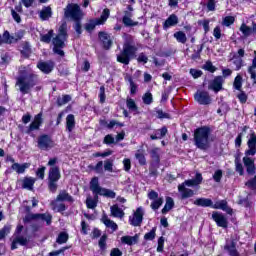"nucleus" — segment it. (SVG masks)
Here are the masks:
<instances>
[{
  "mask_svg": "<svg viewBox=\"0 0 256 256\" xmlns=\"http://www.w3.org/2000/svg\"><path fill=\"white\" fill-rule=\"evenodd\" d=\"M35 85H37V76L26 68L20 70V75L16 79L18 91H20L22 95H27L31 93V89H33Z\"/></svg>",
  "mask_w": 256,
  "mask_h": 256,
  "instance_id": "1",
  "label": "nucleus"
},
{
  "mask_svg": "<svg viewBox=\"0 0 256 256\" xmlns=\"http://www.w3.org/2000/svg\"><path fill=\"white\" fill-rule=\"evenodd\" d=\"M58 163L57 158H50L47 165L50 167L48 172V190L50 193H57L59 189V179H61V170L59 166H56Z\"/></svg>",
  "mask_w": 256,
  "mask_h": 256,
  "instance_id": "2",
  "label": "nucleus"
},
{
  "mask_svg": "<svg viewBox=\"0 0 256 256\" xmlns=\"http://www.w3.org/2000/svg\"><path fill=\"white\" fill-rule=\"evenodd\" d=\"M247 145L248 150L245 152L246 157L243 158V163L248 175H255V160L250 158L256 153V134L254 132L251 133Z\"/></svg>",
  "mask_w": 256,
  "mask_h": 256,
  "instance_id": "3",
  "label": "nucleus"
},
{
  "mask_svg": "<svg viewBox=\"0 0 256 256\" xmlns=\"http://www.w3.org/2000/svg\"><path fill=\"white\" fill-rule=\"evenodd\" d=\"M209 135H211V129L207 126L197 128L194 131V144L201 151H207L211 147Z\"/></svg>",
  "mask_w": 256,
  "mask_h": 256,
  "instance_id": "4",
  "label": "nucleus"
},
{
  "mask_svg": "<svg viewBox=\"0 0 256 256\" xmlns=\"http://www.w3.org/2000/svg\"><path fill=\"white\" fill-rule=\"evenodd\" d=\"M203 183V176L201 173H197L194 179L185 180L182 184L178 185V191L181 195V199H189L195 195V191L187 187H197Z\"/></svg>",
  "mask_w": 256,
  "mask_h": 256,
  "instance_id": "5",
  "label": "nucleus"
},
{
  "mask_svg": "<svg viewBox=\"0 0 256 256\" xmlns=\"http://www.w3.org/2000/svg\"><path fill=\"white\" fill-rule=\"evenodd\" d=\"M135 53H137V46L133 42V39L130 38L124 43L122 51L117 55L118 63L129 65V63H131V58L134 57Z\"/></svg>",
  "mask_w": 256,
  "mask_h": 256,
  "instance_id": "6",
  "label": "nucleus"
},
{
  "mask_svg": "<svg viewBox=\"0 0 256 256\" xmlns=\"http://www.w3.org/2000/svg\"><path fill=\"white\" fill-rule=\"evenodd\" d=\"M65 41H67V24H62L59 27L58 35L52 39L53 51L60 57L65 56V52L62 50L65 47Z\"/></svg>",
  "mask_w": 256,
  "mask_h": 256,
  "instance_id": "7",
  "label": "nucleus"
},
{
  "mask_svg": "<svg viewBox=\"0 0 256 256\" xmlns=\"http://www.w3.org/2000/svg\"><path fill=\"white\" fill-rule=\"evenodd\" d=\"M90 191L95 195V199H99V195L102 197H108L109 199H115V197H117L115 191L103 188L99 185L98 177H94L90 181Z\"/></svg>",
  "mask_w": 256,
  "mask_h": 256,
  "instance_id": "8",
  "label": "nucleus"
},
{
  "mask_svg": "<svg viewBox=\"0 0 256 256\" xmlns=\"http://www.w3.org/2000/svg\"><path fill=\"white\" fill-rule=\"evenodd\" d=\"M64 17L66 19H71L72 21H81L83 19V11L81 6L75 3H69L64 8Z\"/></svg>",
  "mask_w": 256,
  "mask_h": 256,
  "instance_id": "9",
  "label": "nucleus"
},
{
  "mask_svg": "<svg viewBox=\"0 0 256 256\" xmlns=\"http://www.w3.org/2000/svg\"><path fill=\"white\" fill-rule=\"evenodd\" d=\"M45 221L46 225H51L53 221V216L49 213L43 214H28L24 217V223H29L30 221Z\"/></svg>",
  "mask_w": 256,
  "mask_h": 256,
  "instance_id": "10",
  "label": "nucleus"
},
{
  "mask_svg": "<svg viewBox=\"0 0 256 256\" xmlns=\"http://www.w3.org/2000/svg\"><path fill=\"white\" fill-rule=\"evenodd\" d=\"M143 215H145V210H143V207H138L134 214L129 217L130 225L133 227H141V223H143Z\"/></svg>",
  "mask_w": 256,
  "mask_h": 256,
  "instance_id": "11",
  "label": "nucleus"
},
{
  "mask_svg": "<svg viewBox=\"0 0 256 256\" xmlns=\"http://www.w3.org/2000/svg\"><path fill=\"white\" fill-rule=\"evenodd\" d=\"M148 199L152 201L150 207L153 209V211H157V209L163 205V197H159V193H157L155 190H151L148 193Z\"/></svg>",
  "mask_w": 256,
  "mask_h": 256,
  "instance_id": "12",
  "label": "nucleus"
},
{
  "mask_svg": "<svg viewBox=\"0 0 256 256\" xmlns=\"http://www.w3.org/2000/svg\"><path fill=\"white\" fill-rule=\"evenodd\" d=\"M38 147L42 151H49V149H53V147H55V143L48 135H42L38 138Z\"/></svg>",
  "mask_w": 256,
  "mask_h": 256,
  "instance_id": "13",
  "label": "nucleus"
},
{
  "mask_svg": "<svg viewBox=\"0 0 256 256\" xmlns=\"http://www.w3.org/2000/svg\"><path fill=\"white\" fill-rule=\"evenodd\" d=\"M194 99L200 105H210L211 104V96H209V92H207V91H197L194 95Z\"/></svg>",
  "mask_w": 256,
  "mask_h": 256,
  "instance_id": "14",
  "label": "nucleus"
},
{
  "mask_svg": "<svg viewBox=\"0 0 256 256\" xmlns=\"http://www.w3.org/2000/svg\"><path fill=\"white\" fill-rule=\"evenodd\" d=\"M223 76H217L215 77L208 86V89H211L212 91H215V93H219L221 89H223Z\"/></svg>",
  "mask_w": 256,
  "mask_h": 256,
  "instance_id": "15",
  "label": "nucleus"
},
{
  "mask_svg": "<svg viewBox=\"0 0 256 256\" xmlns=\"http://www.w3.org/2000/svg\"><path fill=\"white\" fill-rule=\"evenodd\" d=\"M132 17H133V13L124 11L122 23L123 25H125V27H137V25H139V22L133 21Z\"/></svg>",
  "mask_w": 256,
  "mask_h": 256,
  "instance_id": "16",
  "label": "nucleus"
},
{
  "mask_svg": "<svg viewBox=\"0 0 256 256\" xmlns=\"http://www.w3.org/2000/svg\"><path fill=\"white\" fill-rule=\"evenodd\" d=\"M212 219L217 223L218 227L227 228V218L219 212L212 213Z\"/></svg>",
  "mask_w": 256,
  "mask_h": 256,
  "instance_id": "17",
  "label": "nucleus"
},
{
  "mask_svg": "<svg viewBox=\"0 0 256 256\" xmlns=\"http://www.w3.org/2000/svg\"><path fill=\"white\" fill-rule=\"evenodd\" d=\"M38 69H40V71H42V73H45L46 75H48V73H51V71H53L55 64L52 61H48V62H43L40 61L37 64Z\"/></svg>",
  "mask_w": 256,
  "mask_h": 256,
  "instance_id": "18",
  "label": "nucleus"
},
{
  "mask_svg": "<svg viewBox=\"0 0 256 256\" xmlns=\"http://www.w3.org/2000/svg\"><path fill=\"white\" fill-rule=\"evenodd\" d=\"M41 123H43V114L39 113L34 117V121L29 125L27 133H31V131H37V129L41 127Z\"/></svg>",
  "mask_w": 256,
  "mask_h": 256,
  "instance_id": "19",
  "label": "nucleus"
},
{
  "mask_svg": "<svg viewBox=\"0 0 256 256\" xmlns=\"http://www.w3.org/2000/svg\"><path fill=\"white\" fill-rule=\"evenodd\" d=\"M53 17V10L51 9V6H44L39 11V18L41 21H49Z\"/></svg>",
  "mask_w": 256,
  "mask_h": 256,
  "instance_id": "20",
  "label": "nucleus"
},
{
  "mask_svg": "<svg viewBox=\"0 0 256 256\" xmlns=\"http://www.w3.org/2000/svg\"><path fill=\"white\" fill-rule=\"evenodd\" d=\"M98 37L100 41H102L104 49H111L113 45V40H111V36L105 32H99Z\"/></svg>",
  "mask_w": 256,
  "mask_h": 256,
  "instance_id": "21",
  "label": "nucleus"
},
{
  "mask_svg": "<svg viewBox=\"0 0 256 256\" xmlns=\"http://www.w3.org/2000/svg\"><path fill=\"white\" fill-rule=\"evenodd\" d=\"M212 209H221L222 211H226L228 215H232L233 209H231L228 205L226 200H220L215 204H212Z\"/></svg>",
  "mask_w": 256,
  "mask_h": 256,
  "instance_id": "22",
  "label": "nucleus"
},
{
  "mask_svg": "<svg viewBox=\"0 0 256 256\" xmlns=\"http://www.w3.org/2000/svg\"><path fill=\"white\" fill-rule=\"evenodd\" d=\"M110 213L112 217H116L117 219H123L125 217V212L117 204L110 207Z\"/></svg>",
  "mask_w": 256,
  "mask_h": 256,
  "instance_id": "23",
  "label": "nucleus"
},
{
  "mask_svg": "<svg viewBox=\"0 0 256 256\" xmlns=\"http://www.w3.org/2000/svg\"><path fill=\"white\" fill-rule=\"evenodd\" d=\"M124 81H126V83H129L131 95H135V93H137L138 86L137 83L133 81V76H131V74L129 73L124 74Z\"/></svg>",
  "mask_w": 256,
  "mask_h": 256,
  "instance_id": "24",
  "label": "nucleus"
},
{
  "mask_svg": "<svg viewBox=\"0 0 256 256\" xmlns=\"http://www.w3.org/2000/svg\"><path fill=\"white\" fill-rule=\"evenodd\" d=\"M29 244V238L27 236H17L11 245V249H17V245H22L25 247V245Z\"/></svg>",
  "mask_w": 256,
  "mask_h": 256,
  "instance_id": "25",
  "label": "nucleus"
},
{
  "mask_svg": "<svg viewBox=\"0 0 256 256\" xmlns=\"http://www.w3.org/2000/svg\"><path fill=\"white\" fill-rule=\"evenodd\" d=\"M196 207H213V200L209 198H197L193 202Z\"/></svg>",
  "mask_w": 256,
  "mask_h": 256,
  "instance_id": "26",
  "label": "nucleus"
},
{
  "mask_svg": "<svg viewBox=\"0 0 256 256\" xmlns=\"http://www.w3.org/2000/svg\"><path fill=\"white\" fill-rule=\"evenodd\" d=\"M240 31L241 33L244 35V37H249L251 35H253V33H256V24H253V27H249L247 26V24L243 23L240 26Z\"/></svg>",
  "mask_w": 256,
  "mask_h": 256,
  "instance_id": "27",
  "label": "nucleus"
},
{
  "mask_svg": "<svg viewBox=\"0 0 256 256\" xmlns=\"http://www.w3.org/2000/svg\"><path fill=\"white\" fill-rule=\"evenodd\" d=\"M179 23V18L175 14H171L163 24L164 29H169V27H175Z\"/></svg>",
  "mask_w": 256,
  "mask_h": 256,
  "instance_id": "28",
  "label": "nucleus"
},
{
  "mask_svg": "<svg viewBox=\"0 0 256 256\" xmlns=\"http://www.w3.org/2000/svg\"><path fill=\"white\" fill-rule=\"evenodd\" d=\"M150 157L152 159V166L153 167H159V163L161 161V158L159 157V149L155 148L150 151Z\"/></svg>",
  "mask_w": 256,
  "mask_h": 256,
  "instance_id": "29",
  "label": "nucleus"
},
{
  "mask_svg": "<svg viewBox=\"0 0 256 256\" xmlns=\"http://www.w3.org/2000/svg\"><path fill=\"white\" fill-rule=\"evenodd\" d=\"M56 201H68V203H73V197L67 193V191L62 190L59 192V194L56 197Z\"/></svg>",
  "mask_w": 256,
  "mask_h": 256,
  "instance_id": "30",
  "label": "nucleus"
},
{
  "mask_svg": "<svg viewBox=\"0 0 256 256\" xmlns=\"http://www.w3.org/2000/svg\"><path fill=\"white\" fill-rule=\"evenodd\" d=\"M139 241V236H123L121 237V242L125 245H135Z\"/></svg>",
  "mask_w": 256,
  "mask_h": 256,
  "instance_id": "31",
  "label": "nucleus"
},
{
  "mask_svg": "<svg viewBox=\"0 0 256 256\" xmlns=\"http://www.w3.org/2000/svg\"><path fill=\"white\" fill-rule=\"evenodd\" d=\"M102 223H104V225L106 227H108L109 229H112V231H117L118 226L117 223L113 222V220L109 219V217H107V215H104L102 217Z\"/></svg>",
  "mask_w": 256,
  "mask_h": 256,
  "instance_id": "32",
  "label": "nucleus"
},
{
  "mask_svg": "<svg viewBox=\"0 0 256 256\" xmlns=\"http://www.w3.org/2000/svg\"><path fill=\"white\" fill-rule=\"evenodd\" d=\"M66 129L69 131V133L75 129V116L73 114H69L66 117Z\"/></svg>",
  "mask_w": 256,
  "mask_h": 256,
  "instance_id": "33",
  "label": "nucleus"
},
{
  "mask_svg": "<svg viewBox=\"0 0 256 256\" xmlns=\"http://www.w3.org/2000/svg\"><path fill=\"white\" fill-rule=\"evenodd\" d=\"M174 206H175V202L173 201V198L171 197L166 198V203L162 209V214L165 215L169 213V211H171Z\"/></svg>",
  "mask_w": 256,
  "mask_h": 256,
  "instance_id": "34",
  "label": "nucleus"
},
{
  "mask_svg": "<svg viewBox=\"0 0 256 256\" xmlns=\"http://www.w3.org/2000/svg\"><path fill=\"white\" fill-rule=\"evenodd\" d=\"M135 157L140 165H147V160L145 159V150L139 149L135 153Z\"/></svg>",
  "mask_w": 256,
  "mask_h": 256,
  "instance_id": "35",
  "label": "nucleus"
},
{
  "mask_svg": "<svg viewBox=\"0 0 256 256\" xmlns=\"http://www.w3.org/2000/svg\"><path fill=\"white\" fill-rule=\"evenodd\" d=\"M61 201H57L54 200L51 202V207L53 209V211H57L58 213H61L63 211H65V209H67V207L65 206V204L60 203ZM60 203V204H58Z\"/></svg>",
  "mask_w": 256,
  "mask_h": 256,
  "instance_id": "36",
  "label": "nucleus"
},
{
  "mask_svg": "<svg viewBox=\"0 0 256 256\" xmlns=\"http://www.w3.org/2000/svg\"><path fill=\"white\" fill-rule=\"evenodd\" d=\"M13 171H16V173L21 174L25 171V169H29V164L24 163V164H19V163H14L12 165Z\"/></svg>",
  "mask_w": 256,
  "mask_h": 256,
  "instance_id": "37",
  "label": "nucleus"
},
{
  "mask_svg": "<svg viewBox=\"0 0 256 256\" xmlns=\"http://www.w3.org/2000/svg\"><path fill=\"white\" fill-rule=\"evenodd\" d=\"M33 185H35V179L33 178H25L23 180L22 187L24 189H28V191H33Z\"/></svg>",
  "mask_w": 256,
  "mask_h": 256,
  "instance_id": "38",
  "label": "nucleus"
},
{
  "mask_svg": "<svg viewBox=\"0 0 256 256\" xmlns=\"http://www.w3.org/2000/svg\"><path fill=\"white\" fill-rule=\"evenodd\" d=\"M174 37L176 38V41H178V43H182L183 45L187 43V35H185L183 31H178L174 33Z\"/></svg>",
  "mask_w": 256,
  "mask_h": 256,
  "instance_id": "39",
  "label": "nucleus"
},
{
  "mask_svg": "<svg viewBox=\"0 0 256 256\" xmlns=\"http://www.w3.org/2000/svg\"><path fill=\"white\" fill-rule=\"evenodd\" d=\"M21 53L24 55V57H29V55H31V45L29 42L22 43Z\"/></svg>",
  "mask_w": 256,
  "mask_h": 256,
  "instance_id": "40",
  "label": "nucleus"
},
{
  "mask_svg": "<svg viewBox=\"0 0 256 256\" xmlns=\"http://www.w3.org/2000/svg\"><path fill=\"white\" fill-rule=\"evenodd\" d=\"M71 101V96L70 95H63L62 97H58L57 99V105L58 107H61L63 105H67Z\"/></svg>",
  "mask_w": 256,
  "mask_h": 256,
  "instance_id": "41",
  "label": "nucleus"
},
{
  "mask_svg": "<svg viewBox=\"0 0 256 256\" xmlns=\"http://www.w3.org/2000/svg\"><path fill=\"white\" fill-rule=\"evenodd\" d=\"M233 87L237 89V91H241V87H243V77H241V75L236 76Z\"/></svg>",
  "mask_w": 256,
  "mask_h": 256,
  "instance_id": "42",
  "label": "nucleus"
},
{
  "mask_svg": "<svg viewBox=\"0 0 256 256\" xmlns=\"http://www.w3.org/2000/svg\"><path fill=\"white\" fill-rule=\"evenodd\" d=\"M68 240L69 234H67L66 232H61L57 237L56 243H59V245H63V243H65Z\"/></svg>",
  "mask_w": 256,
  "mask_h": 256,
  "instance_id": "43",
  "label": "nucleus"
},
{
  "mask_svg": "<svg viewBox=\"0 0 256 256\" xmlns=\"http://www.w3.org/2000/svg\"><path fill=\"white\" fill-rule=\"evenodd\" d=\"M97 199L99 198H95L94 196V199L91 198V197H88L86 199V206L88 209H95V207H97Z\"/></svg>",
  "mask_w": 256,
  "mask_h": 256,
  "instance_id": "44",
  "label": "nucleus"
},
{
  "mask_svg": "<svg viewBox=\"0 0 256 256\" xmlns=\"http://www.w3.org/2000/svg\"><path fill=\"white\" fill-rule=\"evenodd\" d=\"M235 23V17L233 16H226L225 18H223L222 21V25H224V27H231V25H233Z\"/></svg>",
  "mask_w": 256,
  "mask_h": 256,
  "instance_id": "45",
  "label": "nucleus"
},
{
  "mask_svg": "<svg viewBox=\"0 0 256 256\" xmlns=\"http://www.w3.org/2000/svg\"><path fill=\"white\" fill-rule=\"evenodd\" d=\"M142 101L145 105H151L153 103V94L151 92H147L143 95Z\"/></svg>",
  "mask_w": 256,
  "mask_h": 256,
  "instance_id": "46",
  "label": "nucleus"
},
{
  "mask_svg": "<svg viewBox=\"0 0 256 256\" xmlns=\"http://www.w3.org/2000/svg\"><path fill=\"white\" fill-rule=\"evenodd\" d=\"M157 228H152L150 232L146 233L144 235L145 241H153L156 237Z\"/></svg>",
  "mask_w": 256,
  "mask_h": 256,
  "instance_id": "47",
  "label": "nucleus"
},
{
  "mask_svg": "<svg viewBox=\"0 0 256 256\" xmlns=\"http://www.w3.org/2000/svg\"><path fill=\"white\" fill-rule=\"evenodd\" d=\"M53 37V30H49L47 34L41 35L40 41L43 43H51V39Z\"/></svg>",
  "mask_w": 256,
  "mask_h": 256,
  "instance_id": "48",
  "label": "nucleus"
},
{
  "mask_svg": "<svg viewBox=\"0 0 256 256\" xmlns=\"http://www.w3.org/2000/svg\"><path fill=\"white\" fill-rule=\"evenodd\" d=\"M232 63H233V65H235L236 71H239V69H241V67H243V59L241 57H234L232 59Z\"/></svg>",
  "mask_w": 256,
  "mask_h": 256,
  "instance_id": "49",
  "label": "nucleus"
},
{
  "mask_svg": "<svg viewBox=\"0 0 256 256\" xmlns=\"http://www.w3.org/2000/svg\"><path fill=\"white\" fill-rule=\"evenodd\" d=\"M126 106L130 111H137V104L135 103V100L131 98H127L126 100Z\"/></svg>",
  "mask_w": 256,
  "mask_h": 256,
  "instance_id": "50",
  "label": "nucleus"
},
{
  "mask_svg": "<svg viewBox=\"0 0 256 256\" xmlns=\"http://www.w3.org/2000/svg\"><path fill=\"white\" fill-rule=\"evenodd\" d=\"M97 25H101V21L95 20V21L89 22L88 24H86L85 29L86 31H89V33H91V31H93L95 27H97Z\"/></svg>",
  "mask_w": 256,
  "mask_h": 256,
  "instance_id": "51",
  "label": "nucleus"
},
{
  "mask_svg": "<svg viewBox=\"0 0 256 256\" xmlns=\"http://www.w3.org/2000/svg\"><path fill=\"white\" fill-rule=\"evenodd\" d=\"M235 167H236V171H237V173H239V175H244L245 170H244L243 164H241V160H239V158L235 159Z\"/></svg>",
  "mask_w": 256,
  "mask_h": 256,
  "instance_id": "52",
  "label": "nucleus"
},
{
  "mask_svg": "<svg viewBox=\"0 0 256 256\" xmlns=\"http://www.w3.org/2000/svg\"><path fill=\"white\" fill-rule=\"evenodd\" d=\"M109 15H110V11L109 9H104L102 12V15L99 19H97L96 21H100L101 25H103V23H105V21H107V19H109Z\"/></svg>",
  "mask_w": 256,
  "mask_h": 256,
  "instance_id": "53",
  "label": "nucleus"
},
{
  "mask_svg": "<svg viewBox=\"0 0 256 256\" xmlns=\"http://www.w3.org/2000/svg\"><path fill=\"white\" fill-rule=\"evenodd\" d=\"M201 51H203V44L200 46H197V50H194V53L191 56V59L196 61V59H201Z\"/></svg>",
  "mask_w": 256,
  "mask_h": 256,
  "instance_id": "54",
  "label": "nucleus"
},
{
  "mask_svg": "<svg viewBox=\"0 0 256 256\" xmlns=\"http://www.w3.org/2000/svg\"><path fill=\"white\" fill-rule=\"evenodd\" d=\"M255 69H256V56L252 60V65L248 68V73H250L251 79H255V73H256Z\"/></svg>",
  "mask_w": 256,
  "mask_h": 256,
  "instance_id": "55",
  "label": "nucleus"
},
{
  "mask_svg": "<svg viewBox=\"0 0 256 256\" xmlns=\"http://www.w3.org/2000/svg\"><path fill=\"white\" fill-rule=\"evenodd\" d=\"M225 249H227L229 255L231 256H240L239 252H237V249L235 248V244H232L231 246L227 245L225 246Z\"/></svg>",
  "mask_w": 256,
  "mask_h": 256,
  "instance_id": "56",
  "label": "nucleus"
},
{
  "mask_svg": "<svg viewBox=\"0 0 256 256\" xmlns=\"http://www.w3.org/2000/svg\"><path fill=\"white\" fill-rule=\"evenodd\" d=\"M107 129H113V127H124V124L117 121L111 120L108 124H106Z\"/></svg>",
  "mask_w": 256,
  "mask_h": 256,
  "instance_id": "57",
  "label": "nucleus"
},
{
  "mask_svg": "<svg viewBox=\"0 0 256 256\" xmlns=\"http://www.w3.org/2000/svg\"><path fill=\"white\" fill-rule=\"evenodd\" d=\"M213 179L216 183H221V179H223V170H216L213 174Z\"/></svg>",
  "mask_w": 256,
  "mask_h": 256,
  "instance_id": "58",
  "label": "nucleus"
},
{
  "mask_svg": "<svg viewBox=\"0 0 256 256\" xmlns=\"http://www.w3.org/2000/svg\"><path fill=\"white\" fill-rule=\"evenodd\" d=\"M9 233H11V226H4L1 230H0V240L1 239H5L6 235H9Z\"/></svg>",
  "mask_w": 256,
  "mask_h": 256,
  "instance_id": "59",
  "label": "nucleus"
},
{
  "mask_svg": "<svg viewBox=\"0 0 256 256\" xmlns=\"http://www.w3.org/2000/svg\"><path fill=\"white\" fill-rule=\"evenodd\" d=\"M103 143H105V145H113L114 143H117L115 141V138L113 137V135L108 134L104 137Z\"/></svg>",
  "mask_w": 256,
  "mask_h": 256,
  "instance_id": "60",
  "label": "nucleus"
},
{
  "mask_svg": "<svg viewBox=\"0 0 256 256\" xmlns=\"http://www.w3.org/2000/svg\"><path fill=\"white\" fill-rule=\"evenodd\" d=\"M104 169L109 171V173H113V160H106L104 162Z\"/></svg>",
  "mask_w": 256,
  "mask_h": 256,
  "instance_id": "61",
  "label": "nucleus"
},
{
  "mask_svg": "<svg viewBox=\"0 0 256 256\" xmlns=\"http://www.w3.org/2000/svg\"><path fill=\"white\" fill-rule=\"evenodd\" d=\"M99 175H103V161H99L93 168Z\"/></svg>",
  "mask_w": 256,
  "mask_h": 256,
  "instance_id": "62",
  "label": "nucleus"
},
{
  "mask_svg": "<svg viewBox=\"0 0 256 256\" xmlns=\"http://www.w3.org/2000/svg\"><path fill=\"white\" fill-rule=\"evenodd\" d=\"M207 2H203L206 5L208 11H215V0H205Z\"/></svg>",
  "mask_w": 256,
  "mask_h": 256,
  "instance_id": "63",
  "label": "nucleus"
},
{
  "mask_svg": "<svg viewBox=\"0 0 256 256\" xmlns=\"http://www.w3.org/2000/svg\"><path fill=\"white\" fill-rule=\"evenodd\" d=\"M246 187H248L249 189H252L253 191H255V189H256V179L252 178L251 180L246 182Z\"/></svg>",
  "mask_w": 256,
  "mask_h": 256,
  "instance_id": "64",
  "label": "nucleus"
}]
</instances>
